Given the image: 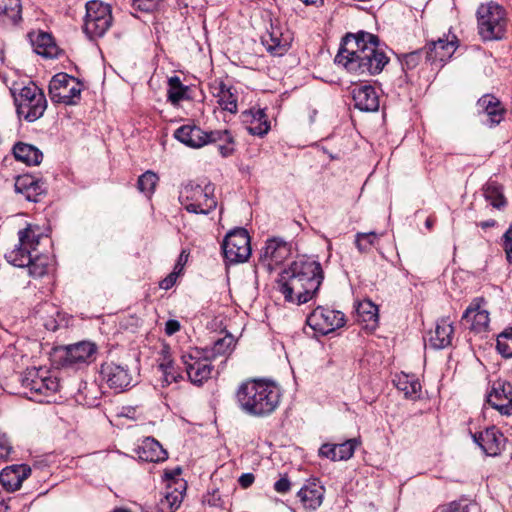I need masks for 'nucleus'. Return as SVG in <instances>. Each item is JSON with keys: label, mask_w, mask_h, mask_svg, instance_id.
Listing matches in <instances>:
<instances>
[{"label": "nucleus", "mask_w": 512, "mask_h": 512, "mask_svg": "<svg viewBox=\"0 0 512 512\" xmlns=\"http://www.w3.org/2000/svg\"><path fill=\"white\" fill-rule=\"evenodd\" d=\"M335 62L357 76H372L379 74L388 64L389 58L380 48L378 36L359 31L348 33L342 41Z\"/></svg>", "instance_id": "1"}, {"label": "nucleus", "mask_w": 512, "mask_h": 512, "mask_svg": "<svg viewBox=\"0 0 512 512\" xmlns=\"http://www.w3.org/2000/svg\"><path fill=\"white\" fill-rule=\"evenodd\" d=\"M323 279L324 273L318 261L298 259L280 274L277 289L286 302L301 305L316 296Z\"/></svg>", "instance_id": "2"}, {"label": "nucleus", "mask_w": 512, "mask_h": 512, "mask_svg": "<svg viewBox=\"0 0 512 512\" xmlns=\"http://www.w3.org/2000/svg\"><path fill=\"white\" fill-rule=\"evenodd\" d=\"M280 389L273 382L248 380L236 392L240 408L253 416H266L275 411L280 403Z\"/></svg>", "instance_id": "3"}, {"label": "nucleus", "mask_w": 512, "mask_h": 512, "mask_svg": "<svg viewBox=\"0 0 512 512\" xmlns=\"http://www.w3.org/2000/svg\"><path fill=\"white\" fill-rule=\"evenodd\" d=\"M477 23L478 33L484 41L500 40L506 33V11L495 2L481 4L477 9Z\"/></svg>", "instance_id": "4"}, {"label": "nucleus", "mask_w": 512, "mask_h": 512, "mask_svg": "<svg viewBox=\"0 0 512 512\" xmlns=\"http://www.w3.org/2000/svg\"><path fill=\"white\" fill-rule=\"evenodd\" d=\"M22 386L29 391V398L39 403L55 401V394L60 387L56 377L40 375V370L36 368L27 369L22 378Z\"/></svg>", "instance_id": "5"}, {"label": "nucleus", "mask_w": 512, "mask_h": 512, "mask_svg": "<svg viewBox=\"0 0 512 512\" xmlns=\"http://www.w3.org/2000/svg\"><path fill=\"white\" fill-rule=\"evenodd\" d=\"M15 104L18 116L28 122L41 118L47 108L46 97L35 84L23 87L15 97Z\"/></svg>", "instance_id": "6"}, {"label": "nucleus", "mask_w": 512, "mask_h": 512, "mask_svg": "<svg viewBox=\"0 0 512 512\" xmlns=\"http://www.w3.org/2000/svg\"><path fill=\"white\" fill-rule=\"evenodd\" d=\"M111 24L112 15L109 5L99 0L87 2L83 29L90 39L104 36Z\"/></svg>", "instance_id": "7"}, {"label": "nucleus", "mask_w": 512, "mask_h": 512, "mask_svg": "<svg viewBox=\"0 0 512 512\" xmlns=\"http://www.w3.org/2000/svg\"><path fill=\"white\" fill-rule=\"evenodd\" d=\"M82 84L74 77L59 73L49 83V95L54 103L76 105L81 98Z\"/></svg>", "instance_id": "8"}, {"label": "nucleus", "mask_w": 512, "mask_h": 512, "mask_svg": "<svg viewBox=\"0 0 512 512\" xmlns=\"http://www.w3.org/2000/svg\"><path fill=\"white\" fill-rule=\"evenodd\" d=\"M222 249L225 260L231 264L247 261L252 251L247 230L236 228L230 231L223 240Z\"/></svg>", "instance_id": "9"}, {"label": "nucleus", "mask_w": 512, "mask_h": 512, "mask_svg": "<svg viewBox=\"0 0 512 512\" xmlns=\"http://www.w3.org/2000/svg\"><path fill=\"white\" fill-rule=\"evenodd\" d=\"M100 374L108 387L116 392L126 391L137 383L136 374L128 365L113 361L104 362L101 365Z\"/></svg>", "instance_id": "10"}, {"label": "nucleus", "mask_w": 512, "mask_h": 512, "mask_svg": "<svg viewBox=\"0 0 512 512\" xmlns=\"http://www.w3.org/2000/svg\"><path fill=\"white\" fill-rule=\"evenodd\" d=\"M306 323L315 332L326 335L344 326L345 315L341 311L318 306L308 315Z\"/></svg>", "instance_id": "11"}, {"label": "nucleus", "mask_w": 512, "mask_h": 512, "mask_svg": "<svg viewBox=\"0 0 512 512\" xmlns=\"http://www.w3.org/2000/svg\"><path fill=\"white\" fill-rule=\"evenodd\" d=\"M18 239V244L5 254V258L15 267L24 268L32 262V253L36 250L39 240L29 227L18 232Z\"/></svg>", "instance_id": "12"}, {"label": "nucleus", "mask_w": 512, "mask_h": 512, "mask_svg": "<svg viewBox=\"0 0 512 512\" xmlns=\"http://www.w3.org/2000/svg\"><path fill=\"white\" fill-rule=\"evenodd\" d=\"M208 144H216L223 157L231 156L235 151V140L229 130L207 132L194 125V149Z\"/></svg>", "instance_id": "13"}, {"label": "nucleus", "mask_w": 512, "mask_h": 512, "mask_svg": "<svg viewBox=\"0 0 512 512\" xmlns=\"http://www.w3.org/2000/svg\"><path fill=\"white\" fill-rule=\"evenodd\" d=\"M292 41V32L278 23H271L270 30L262 38L267 51L274 56L284 55L290 48Z\"/></svg>", "instance_id": "14"}, {"label": "nucleus", "mask_w": 512, "mask_h": 512, "mask_svg": "<svg viewBox=\"0 0 512 512\" xmlns=\"http://www.w3.org/2000/svg\"><path fill=\"white\" fill-rule=\"evenodd\" d=\"M487 402L502 415H512V384L504 380L495 381Z\"/></svg>", "instance_id": "15"}, {"label": "nucleus", "mask_w": 512, "mask_h": 512, "mask_svg": "<svg viewBox=\"0 0 512 512\" xmlns=\"http://www.w3.org/2000/svg\"><path fill=\"white\" fill-rule=\"evenodd\" d=\"M291 254L290 245L280 238L267 240L265 247L260 253V261L269 269L282 264Z\"/></svg>", "instance_id": "16"}, {"label": "nucleus", "mask_w": 512, "mask_h": 512, "mask_svg": "<svg viewBox=\"0 0 512 512\" xmlns=\"http://www.w3.org/2000/svg\"><path fill=\"white\" fill-rule=\"evenodd\" d=\"M14 188L17 194H21L27 201L35 203L41 201L46 193L45 183L29 174L17 176Z\"/></svg>", "instance_id": "17"}, {"label": "nucleus", "mask_w": 512, "mask_h": 512, "mask_svg": "<svg viewBox=\"0 0 512 512\" xmlns=\"http://www.w3.org/2000/svg\"><path fill=\"white\" fill-rule=\"evenodd\" d=\"M473 439L488 456H497L500 454L505 442L504 435L495 426L475 433Z\"/></svg>", "instance_id": "18"}, {"label": "nucleus", "mask_w": 512, "mask_h": 512, "mask_svg": "<svg viewBox=\"0 0 512 512\" xmlns=\"http://www.w3.org/2000/svg\"><path fill=\"white\" fill-rule=\"evenodd\" d=\"M215 187L210 182H202L194 186V214H210L215 212L217 201L214 196Z\"/></svg>", "instance_id": "19"}, {"label": "nucleus", "mask_w": 512, "mask_h": 512, "mask_svg": "<svg viewBox=\"0 0 512 512\" xmlns=\"http://www.w3.org/2000/svg\"><path fill=\"white\" fill-rule=\"evenodd\" d=\"M351 93L355 108L364 112H374L378 110L379 96L372 85H355Z\"/></svg>", "instance_id": "20"}, {"label": "nucleus", "mask_w": 512, "mask_h": 512, "mask_svg": "<svg viewBox=\"0 0 512 512\" xmlns=\"http://www.w3.org/2000/svg\"><path fill=\"white\" fill-rule=\"evenodd\" d=\"M96 350V345L88 341L67 346L63 363L67 366L89 363L94 357Z\"/></svg>", "instance_id": "21"}, {"label": "nucleus", "mask_w": 512, "mask_h": 512, "mask_svg": "<svg viewBox=\"0 0 512 512\" xmlns=\"http://www.w3.org/2000/svg\"><path fill=\"white\" fill-rule=\"evenodd\" d=\"M30 474L31 468L26 464L8 466L0 472V483L6 491L14 492Z\"/></svg>", "instance_id": "22"}, {"label": "nucleus", "mask_w": 512, "mask_h": 512, "mask_svg": "<svg viewBox=\"0 0 512 512\" xmlns=\"http://www.w3.org/2000/svg\"><path fill=\"white\" fill-rule=\"evenodd\" d=\"M477 107L479 112L487 115V122L490 127H495L500 124L506 114V109L501 101L491 94L483 95L477 101Z\"/></svg>", "instance_id": "23"}, {"label": "nucleus", "mask_w": 512, "mask_h": 512, "mask_svg": "<svg viewBox=\"0 0 512 512\" xmlns=\"http://www.w3.org/2000/svg\"><path fill=\"white\" fill-rule=\"evenodd\" d=\"M457 48V38L452 36V39L438 38L436 41H431L426 46V58L428 61H446L448 60Z\"/></svg>", "instance_id": "24"}, {"label": "nucleus", "mask_w": 512, "mask_h": 512, "mask_svg": "<svg viewBox=\"0 0 512 512\" xmlns=\"http://www.w3.org/2000/svg\"><path fill=\"white\" fill-rule=\"evenodd\" d=\"M360 443L359 439L352 438L340 444H323L319 454L332 461L348 460L353 456L356 447Z\"/></svg>", "instance_id": "25"}, {"label": "nucleus", "mask_w": 512, "mask_h": 512, "mask_svg": "<svg viewBox=\"0 0 512 512\" xmlns=\"http://www.w3.org/2000/svg\"><path fill=\"white\" fill-rule=\"evenodd\" d=\"M212 357L208 354V347L198 350L194 348V385L201 386L212 378L214 366Z\"/></svg>", "instance_id": "26"}, {"label": "nucleus", "mask_w": 512, "mask_h": 512, "mask_svg": "<svg viewBox=\"0 0 512 512\" xmlns=\"http://www.w3.org/2000/svg\"><path fill=\"white\" fill-rule=\"evenodd\" d=\"M211 93L217 98V103L220 107L230 113H237V93L232 87L226 86L221 81H215L210 86Z\"/></svg>", "instance_id": "27"}, {"label": "nucleus", "mask_w": 512, "mask_h": 512, "mask_svg": "<svg viewBox=\"0 0 512 512\" xmlns=\"http://www.w3.org/2000/svg\"><path fill=\"white\" fill-rule=\"evenodd\" d=\"M136 453L139 459L146 462H160L168 458L167 451L152 437H146L138 446Z\"/></svg>", "instance_id": "28"}, {"label": "nucleus", "mask_w": 512, "mask_h": 512, "mask_svg": "<svg viewBox=\"0 0 512 512\" xmlns=\"http://www.w3.org/2000/svg\"><path fill=\"white\" fill-rule=\"evenodd\" d=\"M454 334V327L449 318L440 319L431 333L429 343L435 349H444L451 345Z\"/></svg>", "instance_id": "29"}, {"label": "nucleus", "mask_w": 512, "mask_h": 512, "mask_svg": "<svg viewBox=\"0 0 512 512\" xmlns=\"http://www.w3.org/2000/svg\"><path fill=\"white\" fill-rule=\"evenodd\" d=\"M489 313L481 310L478 304H471L462 316V322L469 324V329L476 332H484L489 325Z\"/></svg>", "instance_id": "30"}, {"label": "nucleus", "mask_w": 512, "mask_h": 512, "mask_svg": "<svg viewBox=\"0 0 512 512\" xmlns=\"http://www.w3.org/2000/svg\"><path fill=\"white\" fill-rule=\"evenodd\" d=\"M297 495L305 509L316 510L322 504L324 488L316 484L307 485L302 487Z\"/></svg>", "instance_id": "31"}, {"label": "nucleus", "mask_w": 512, "mask_h": 512, "mask_svg": "<svg viewBox=\"0 0 512 512\" xmlns=\"http://www.w3.org/2000/svg\"><path fill=\"white\" fill-rule=\"evenodd\" d=\"M13 154L16 160L29 166L39 165L43 159V154L38 148L23 142H18L13 146Z\"/></svg>", "instance_id": "32"}, {"label": "nucleus", "mask_w": 512, "mask_h": 512, "mask_svg": "<svg viewBox=\"0 0 512 512\" xmlns=\"http://www.w3.org/2000/svg\"><path fill=\"white\" fill-rule=\"evenodd\" d=\"M22 20V4L20 0H0V21L4 24L16 25Z\"/></svg>", "instance_id": "33"}, {"label": "nucleus", "mask_w": 512, "mask_h": 512, "mask_svg": "<svg viewBox=\"0 0 512 512\" xmlns=\"http://www.w3.org/2000/svg\"><path fill=\"white\" fill-rule=\"evenodd\" d=\"M399 391H402L407 398L416 399L421 392V384L415 375L402 373L394 380Z\"/></svg>", "instance_id": "34"}, {"label": "nucleus", "mask_w": 512, "mask_h": 512, "mask_svg": "<svg viewBox=\"0 0 512 512\" xmlns=\"http://www.w3.org/2000/svg\"><path fill=\"white\" fill-rule=\"evenodd\" d=\"M36 313L47 330L56 331L58 329L59 325L56 317L60 316V312L54 304L50 302L41 303Z\"/></svg>", "instance_id": "35"}, {"label": "nucleus", "mask_w": 512, "mask_h": 512, "mask_svg": "<svg viewBox=\"0 0 512 512\" xmlns=\"http://www.w3.org/2000/svg\"><path fill=\"white\" fill-rule=\"evenodd\" d=\"M358 320L366 323L367 327L374 328L378 321V307L370 300H364L357 306Z\"/></svg>", "instance_id": "36"}, {"label": "nucleus", "mask_w": 512, "mask_h": 512, "mask_svg": "<svg viewBox=\"0 0 512 512\" xmlns=\"http://www.w3.org/2000/svg\"><path fill=\"white\" fill-rule=\"evenodd\" d=\"M33 45L35 47L36 53L39 55L49 58H52L56 55L57 47L53 42L51 35L48 33H39L36 39L33 41Z\"/></svg>", "instance_id": "37"}, {"label": "nucleus", "mask_w": 512, "mask_h": 512, "mask_svg": "<svg viewBox=\"0 0 512 512\" xmlns=\"http://www.w3.org/2000/svg\"><path fill=\"white\" fill-rule=\"evenodd\" d=\"M188 257L189 251L183 249L181 251L177 263L175 264L173 271L167 277L160 281L159 286L161 289L168 290L175 285L178 276L181 274L183 267L188 260Z\"/></svg>", "instance_id": "38"}, {"label": "nucleus", "mask_w": 512, "mask_h": 512, "mask_svg": "<svg viewBox=\"0 0 512 512\" xmlns=\"http://www.w3.org/2000/svg\"><path fill=\"white\" fill-rule=\"evenodd\" d=\"M212 343V348H208V354L215 358L219 355H225L232 350L234 338L231 334L226 333L223 337L213 339Z\"/></svg>", "instance_id": "39"}, {"label": "nucleus", "mask_w": 512, "mask_h": 512, "mask_svg": "<svg viewBox=\"0 0 512 512\" xmlns=\"http://www.w3.org/2000/svg\"><path fill=\"white\" fill-rule=\"evenodd\" d=\"M158 181V175L151 170H147L138 178L137 186L140 192L150 198L155 191Z\"/></svg>", "instance_id": "40"}, {"label": "nucleus", "mask_w": 512, "mask_h": 512, "mask_svg": "<svg viewBox=\"0 0 512 512\" xmlns=\"http://www.w3.org/2000/svg\"><path fill=\"white\" fill-rule=\"evenodd\" d=\"M269 129L270 125L268 123L265 112L261 109H258L253 114V121L248 127L249 133L252 135L263 136L268 133Z\"/></svg>", "instance_id": "41"}, {"label": "nucleus", "mask_w": 512, "mask_h": 512, "mask_svg": "<svg viewBox=\"0 0 512 512\" xmlns=\"http://www.w3.org/2000/svg\"><path fill=\"white\" fill-rule=\"evenodd\" d=\"M380 236L381 234H378L374 231L367 233L358 232L355 236V245L359 252L367 253L373 246L376 245Z\"/></svg>", "instance_id": "42"}, {"label": "nucleus", "mask_w": 512, "mask_h": 512, "mask_svg": "<svg viewBox=\"0 0 512 512\" xmlns=\"http://www.w3.org/2000/svg\"><path fill=\"white\" fill-rule=\"evenodd\" d=\"M50 259L46 255H33L28 271L33 277H42L48 273Z\"/></svg>", "instance_id": "43"}, {"label": "nucleus", "mask_w": 512, "mask_h": 512, "mask_svg": "<svg viewBox=\"0 0 512 512\" xmlns=\"http://www.w3.org/2000/svg\"><path fill=\"white\" fill-rule=\"evenodd\" d=\"M484 196L490 204L497 209H500L505 206L506 201L504 195L497 185L493 183H489L486 185L484 189Z\"/></svg>", "instance_id": "44"}, {"label": "nucleus", "mask_w": 512, "mask_h": 512, "mask_svg": "<svg viewBox=\"0 0 512 512\" xmlns=\"http://www.w3.org/2000/svg\"><path fill=\"white\" fill-rule=\"evenodd\" d=\"M496 348L504 358L512 357V327L498 335Z\"/></svg>", "instance_id": "45"}, {"label": "nucleus", "mask_w": 512, "mask_h": 512, "mask_svg": "<svg viewBox=\"0 0 512 512\" xmlns=\"http://www.w3.org/2000/svg\"><path fill=\"white\" fill-rule=\"evenodd\" d=\"M185 490L186 482H181L174 492H167L163 504H167L171 509H177L183 500V492Z\"/></svg>", "instance_id": "46"}, {"label": "nucleus", "mask_w": 512, "mask_h": 512, "mask_svg": "<svg viewBox=\"0 0 512 512\" xmlns=\"http://www.w3.org/2000/svg\"><path fill=\"white\" fill-rule=\"evenodd\" d=\"M173 137L180 143L192 148V125L180 126L174 131Z\"/></svg>", "instance_id": "47"}, {"label": "nucleus", "mask_w": 512, "mask_h": 512, "mask_svg": "<svg viewBox=\"0 0 512 512\" xmlns=\"http://www.w3.org/2000/svg\"><path fill=\"white\" fill-rule=\"evenodd\" d=\"M179 202L188 211L192 212V187L190 184L182 185L179 191Z\"/></svg>", "instance_id": "48"}, {"label": "nucleus", "mask_w": 512, "mask_h": 512, "mask_svg": "<svg viewBox=\"0 0 512 512\" xmlns=\"http://www.w3.org/2000/svg\"><path fill=\"white\" fill-rule=\"evenodd\" d=\"M421 57L422 51L420 50L405 54L402 59L403 69L412 70L416 68L421 61Z\"/></svg>", "instance_id": "49"}, {"label": "nucleus", "mask_w": 512, "mask_h": 512, "mask_svg": "<svg viewBox=\"0 0 512 512\" xmlns=\"http://www.w3.org/2000/svg\"><path fill=\"white\" fill-rule=\"evenodd\" d=\"M159 0H132V6L135 10L142 12H151L157 5Z\"/></svg>", "instance_id": "50"}, {"label": "nucleus", "mask_w": 512, "mask_h": 512, "mask_svg": "<svg viewBox=\"0 0 512 512\" xmlns=\"http://www.w3.org/2000/svg\"><path fill=\"white\" fill-rule=\"evenodd\" d=\"M202 502L203 504L209 505L211 507H221L223 505V501L218 490L208 492L203 496Z\"/></svg>", "instance_id": "51"}, {"label": "nucleus", "mask_w": 512, "mask_h": 512, "mask_svg": "<svg viewBox=\"0 0 512 512\" xmlns=\"http://www.w3.org/2000/svg\"><path fill=\"white\" fill-rule=\"evenodd\" d=\"M205 328L213 333H223L225 332V326L223 324V319L219 316H213L210 320H208L205 324Z\"/></svg>", "instance_id": "52"}, {"label": "nucleus", "mask_w": 512, "mask_h": 512, "mask_svg": "<svg viewBox=\"0 0 512 512\" xmlns=\"http://www.w3.org/2000/svg\"><path fill=\"white\" fill-rule=\"evenodd\" d=\"M441 512H468V507L461 501H453L441 508Z\"/></svg>", "instance_id": "53"}, {"label": "nucleus", "mask_w": 512, "mask_h": 512, "mask_svg": "<svg viewBox=\"0 0 512 512\" xmlns=\"http://www.w3.org/2000/svg\"><path fill=\"white\" fill-rule=\"evenodd\" d=\"M291 488V483L287 477V475L282 476L279 480H277L274 484V489L276 492L285 494Z\"/></svg>", "instance_id": "54"}, {"label": "nucleus", "mask_w": 512, "mask_h": 512, "mask_svg": "<svg viewBox=\"0 0 512 512\" xmlns=\"http://www.w3.org/2000/svg\"><path fill=\"white\" fill-rule=\"evenodd\" d=\"M184 91L185 89L183 86L176 88V87H169L168 89V99L173 103L176 104L184 97Z\"/></svg>", "instance_id": "55"}, {"label": "nucleus", "mask_w": 512, "mask_h": 512, "mask_svg": "<svg viewBox=\"0 0 512 512\" xmlns=\"http://www.w3.org/2000/svg\"><path fill=\"white\" fill-rule=\"evenodd\" d=\"M502 247L504 250L512 249V224L506 230L504 235L502 236Z\"/></svg>", "instance_id": "56"}, {"label": "nucleus", "mask_w": 512, "mask_h": 512, "mask_svg": "<svg viewBox=\"0 0 512 512\" xmlns=\"http://www.w3.org/2000/svg\"><path fill=\"white\" fill-rule=\"evenodd\" d=\"M180 330V323L177 320L170 319L165 324V333L167 335H173Z\"/></svg>", "instance_id": "57"}, {"label": "nucleus", "mask_w": 512, "mask_h": 512, "mask_svg": "<svg viewBox=\"0 0 512 512\" xmlns=\"http://www.w3.org/2000/svg\"><path fill=\"white\" fill-rule=\"evenodd\" d=\"M254 480L255 477L252 473H245L239 477L238 481L242 488H248L253 484Z\"/></svg>", "instance_id": "58"}, {"label": "nucleus", "mask_w": 512, "mask_h": 512, "mask_svg": "<svg viewBox=\"0 0 512 512\" xmlns=\"http://www.w3.org/2000/svg\"><path fill=\"white\" fill-rule=\"evenodd\" d=\"M12 450L11 445L6 441H0V458H6Z\"/></svg>", "instance_id": "59"}, {"label": "nucleus", "mask_w": 512, "mask_h": 512, "mask_svg": "<svg viewBox=\"0 0 512 512\" xmlns=\"http://www.w3.org/2000/svg\"><path fill=\"white\" fill-rule=\"evenodd\" d=\"M180 473H181V469H180L179 467H177V468H174V469H172V470H168V471H166V472H165V476H166V478H167V479L174 480V481H175V484L179 486V484H180L181 482H178V481L176 480V477H177V476H179V475H180Z\"/></svg>", "instance_id": "60"}, {"label": "nucleus", "mask_w": 512, "mask_h": 512, "mask_svg": "<svg viewBox=\"0 0 512 512\" xmlns=\"http://www.w3.org/2000/svg\"><path fill=\"white\" fill-rule=\"evenodd\" d=\"M495 225H496V221L493 219H489V220L477 223V226H480L482 229L492 228Z\"/></svg>", "instance_id": "61"}, {"label": "nucleus", "mask_w": 512, "mask_h": 512, "mask_svg": "<svg viewBox=\"0 0 512 512\" xmlns=\"http://www.w3.org/2000/svg\"><path fill=\"white\" fill-rule=\"evenodd\" d=\"M318 114V111L314 108L308 107L307 108V115L309 119V123H313L315 121V118Z\"/></svg>", "instance_id": "62"}, {"label": "nucleus", "mask_w": 512, "mask_h": 512, "mask_svg": "<svg viewBox=\"0 0 512 512\" xmlns=\"http://www.w3.org/2000/svg\"><path fill=\"white\" fill-rule=\"evenodd\" d=\"M168 83H169V87L179 88L182 86V83L177 76L169 78Z\"/></svg>", "instance_id": "63"}, {"label": "nucleus", "mask_w": 512, "mask_h": 512, "mask_svg": "<svg viewBox=\"0 0 512 512\" xmlns=\"http://www.w3.org/2000/svg\"><path fill=\"white\" fill-rule=\"evenodd\" d=\"M506 254V260L507 262L512 265V249L510 250H504Z\"/></svg>", "instance_id": "64"}]
</instances>
